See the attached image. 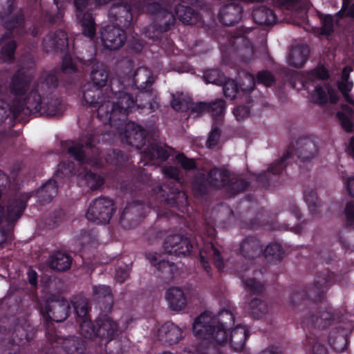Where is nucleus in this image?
<instances>
[{
	"instance_id": "nucleus-1",
	"label": "nucleus",
	"mask_w": 354,
	"mask_h": 354,
	"mask_svg": "<svg viewBox=\"0 0 354 354\" xmlns=\"http://www.w3.org/2000/svg\"><path fill=\"white\" fill-rule=\"evenodd\" d=\"M29 194L16 193L14 195L4 194L0 196V201L4 205L1 211L3 220L7 223L3 227L10 231L13 229L17 221L22 216L26 207V202L30 198Z\"/></svg>"
},
{
	"instance_id": "nucleus-2",
	"label": "nucleus",
	"mask_w": 354,
	"mask_h": 354,
	"mask_svg": "<svg viewBox=\"0 0 354 354\" xmlns=\"http://www.w3.org/2000/svg\"><path fill=\"white\" fill-rule=\"evenodd\" d=\"M67 152L79 162L98 164L97 157L100 156V151L93 144L92 135H90L86 140L72 142L71 145L67 147Z\"/></svg>"
},
{
	"instance_id": "nucleus-3",
	"label": "nucleus",
	"mask_w": 354,
	"mask_h": 354,
	"mask_svg": "<svg viewBox=\"0 0 354 354\" xmlns=\"http://www.w3.org/2000/svg\"><path fill=\"white\" fill-rule=\"evenodd\" d=\"M115 210L113 201L107 197L101 196L93 200L90 204L86 216L97 223H108Z\"/></svg>"
},
{
	"instance_id": "nucleus-4",
	"label": "nucleus",
	"mask_w": 354,
	"mask_h": 354,
	"mask_svg": "<svg viewBox=\"0 0 354 354\" xmlns=\"http://www.w3.org/2000/svg\"><path fill=\"white\" fill-rule=\"evenodd\" d=\"M98 118L104 122H109L112 127H115L118 130H123V128L127 124L126 122L128 113L118 109L113 102L107 100L98 106L97 109Z\"/></svg>"
},
{
	"instance_id": "nucleus-5",
	"label": "nucleus",
	"mask_w": 354,
	"mask_h": 354,
	"mask_svg": "<svg viewBox=\"0 0 354 354\" xmlns=\"http://www.w3.org/2000/svg\"><path fill=\"white\" fill-rule=\"evenodd\" d=\"M176 19L172 12L158 14L153 21L144 28L143 32L149 39L156 41L162 37L165 32L174 26Z\"/></svg>"
},
{
	"instance_id": "nucleus-6",
	"label": "nucleus",
	"mask_w": 354,
	"mask_h": 354,
	"mask_svg": "<svg viewBox=\"0 0 354 354\" xmlns=\"http://www.w3.org/2000/svg\"><path fill=\"white\" fill-rule=\"evenodd\" d=\"M108 18L111 25L123 28L129 27L133 19L131 4L127 1L113 4L109 10Z\"/></svg>"
},
{
	"instance_id": "nucleus-7",
	"label": "nucleus",
	"mask_w": 354,
	"mask_h": 354,
	"mask_svg": "<svg viewBox=\"0 0 354 354\" xmlns=\"http://www.w3.org/2000/svg\"><path fill=\"white\" fill-rule=\"evenodd\" d=\"M196 324L202 323L198 330L206 333L211 326H219L227 328L234 324V318L232 313L227 310H222L217 316H212L209 313H203L196 318Z\"/></svg>"
},
{
	"instance_id": "nucleus-8",
	"label": "nucleus",
	"mask_w": 354,
	"mask_h": 354,
	"mask_svg": "<svg viewBox=\"0 0 354 354\" xmlns=\"http://www.w3.org/2000/svg\"><path fill=\"white\" fill-rule=\"evenodd\" d=\"M146 207L142 203L134 201L124 209L120 218V225L124 229H131L139 225L145 218Z\"/></svg>"
},
{
	"instance_id": "nucleus-9",
	"label": "nucleus",
	"mask_w": 354,
	"mask_h": 354,
	"mask_svg": "<svg viewBox=\"0 0 354 354\" xmlns=\"http://www.w3.org/2000/svg\"><path fill=\"white\" fill-rule=\"evenodd\" d=\"M342 317V314L339 311L330 307H324L310 315V322L313 328L324 330L339 322Z\"/></svg>"
},
{
	"instance_id": "nucleus-10",
	"label": "nucleus",
	"mask_w": 354,
	"mask_h": 354,
	"mask_svg": "<svg viewBox=\"0 0 354 354\" xmlns=\"http://www.w3.org/2000/svg\"><path fill=\"white\" fill-rule=\"evenodd\" d=\"M46 311L48 317L51 320L61 322L68 317L70 311V304L61 295H53L47 299Z\"/></svg>"
},
{
	"instance_id": "nucleus-11",
	"label": "nucleus",
	"mask_w": 354,
	"mask_h": 354,
	"mask_svg": "<svg viewBox=\"0 0 354 354\" xmlns=\"http://www.w3.org/2000/svg\"><path fill=\"white\" fill-rule=\"evenodd\" d=\"M162 248L167 254L184 257L190 254L193 246L189 239L180 234H172L165 238Z\"/></svg>"
},
{
	"instance_id": "nucleus-12",
	"label": "nucleus",
	"mask_w": 354,
	"mask_h": 354,
	"mask_svg": "<svg viewBox=\"0 0 354 354\" xmlns=\"http://www.w3.org/2000/svg\"><path fill=\"white\" fill-rule=\"evenodd\" d=\"M101 39L105 48L118 50L123 46L127 40L124 28L109 24L101 30Z\"/></svg>"
},
{
	"instance_id": "nucleus-13",
	"label": "nucleus",
	"mask_w": 354,
	"mask_h": 354,
	"mask_svg": "<svg viewBox=\"0 0 354 354\" xmlns=\"http://www.w3.org/2000/svg\"><path fill=\"white\" fill-rule=\"evenodd\" d=\"M246 30H239L229 39L232 50L243 62H248L254 57V48L248 38L245 35Z\"/></svg>"
},
{
	"instance_id": "nucleus-14",
	"label": "nucleus",
	"mask_w": 354,
	"mask_h": 354,
	"mask_svg": "<svg viewBox=\"0 0 354 354\" xmlns=\"http://www.w3.org/2000/svg\"><path fill=\"white\" fill-rule=\"evenodd\" d=\"M153 192L160 198V202L164 201L171 207L183 206L187 203L186 194L177 187H170L169 185L164 187L157 186L153 189Z\"/></svg>"
},
{
	"instance_id": "nucleus-15",
	"label": "nucleus",
	"mask_w": 354,
	"mask_h": 354,
	"mask_svg": "<svg viewBox=\"0 0 354 354\" xmlns=\"http://www.w3.org/2000/svg\"><path fill=\"white\" fill-rule=\"evenodd\" d=\"M97 337L102 340H112L119 332L118 323L106 314L100 315L95 321Z\"/></svg>"
},
{
	"instance_id": "nucleus-16",
	"label": "nucleus",
	"mask_w": 354,
	"mask_h": 354,
	"mask_svg": "<svg viewBox=\"0 0 354 354\" xmlns=\"http://www.w3.org/2000/svg\"><path fill=\"white\" fill-rule=\"evenodd\" d=\"M123 136L127 144L136 149H141L145 145L147 131L140 126L129 122L123 128Z\"/></svg>"
},
{
	"instance_id": "nucleus-17",
	"label": "nucleus",
	"mask_w": 354,
	"mask_h": 354,
	"mask_svg": "<svg viewBox=\"0 0 354 354\" xmlns=\"http://www.w3.org/2000/svg\"><path fill=\"white\" fill-rule=\"evenodd\" d=\"M292 152L288 150L281 158V160L270 165L268 170L262 174L257 175V181L262 187L266 188L269 186L272 175L281 173L286 167V161L290 158Z\"/></svg>"
},
{
	"instance_id": "nucleus-18",
	"label": "nucleus",
	"mask_w": 354,
	"mask_h": 354,
	"mask_svg": "<svg viewBox=\"0 0 354 354\" xmlns=\"http://www.w3.org/2000/svg\"><path fill=\"white\" fill-rule=\"evenodd\" d=\"M43 44L46 52L64 50L68 44L67 34L64 30H58L47 35L44 39Z\"/></svg>"
},
{
	"instance_id": "nucleus-19",
	"label": "nucleus",
	"mask_w": 354,
	"mask_h": 354,
	"mask_svg": "<svg viewBox=\"0 0 354 354\" xmlns=\"http://www.w3.org/2000/svg\"><path fill=\"white\" fill-rule=\"evenodd\" d=\"M85 65L89 68L91 79L93 82V85L99 88L104 86L108 80L106 67L95 59L86 61Z\"/></svg>"
},
{
	"instance_id": "nucleus-20",
	"label": "nucleus",
	"mask_w": 354,
	"mask_h": 354,
	"mask_svg": "<svg viewBox=\"0 0 354 354\" xmlns=\"http://www.w3.org/2000/svg\"><path fill=\"white\" fill-rule=\"evenodd\" d=\"M263 245L260 240L254 236H248L240 244V252L246 259H254L261 256Z\"/></svg>"
},
{
	"instance_id": "nucleus-21",
	"label": "nucleus",
	"mask_w": 354,
	"mask_h": 354,
	"mask_svg": "<svg viewBox=\"0 0 354 354\" xmlns=\"http://www.w3.org/2000/svg\"><path fill=\"white\" fill-rule=\"evenodd\" d=\"M201 324L202 323L199 322L196 324V320H194L193 323V330L196 335L205 339H213L220 345L227 342V328L219 326H211L209 327L210 330H207L206 333L201 332L198 330V328H200L201 326H203V324Z\"/></svg>"
},
{
	"instance_id": "nucleus-22",
	"label": "nucleus",
	"mask_w": 354,
	"mask_h": 354,
	"mask_svg": "<svg viewBox=\"0 0 354 354\" xmlns=\"http://www.w3.org/2000/svg\"><path fill=\"white\" fill-rule=\"evenodd\" d=\"M243 8L239 3H229L223 6L219 12V19L225 26H233L242 17Z\"/></svg>"
},
{
	"instance_id": "nucleus-23",
	"label": "nucleus",
	"mask_w": 354,
	"mask_h": 354,
	"mask_svg": "<svg viewBox=\"0 0 354 354\" xmlns=\"http://www.w3.org/2000/svg\"><path fill=\"white\" fill-rule=\"evenodd\" d=\"M311 98L313 103L320 105L326 104L328 100L331 104H336L339 100L336 91L329 84H324V86L317 85Z\"/></svg>"
},
{
	"instance_id": "nucleus-24",
	"label": "nucleus",
	"mask_w": 354,
	"mask_h": 354,
	"mask_svg": "<svg viewBox=\"0 0 354 354\" xmlns=\"http://www.w3.org/2000/svg\"><path fill=\"white\" fill-rule=\"evenodd\" d=\"M55 341L62 345L63 350L68 354H82L86 348L82 339L75 335L57 336Z\"/></svg>"
},
{
	"instance_id": "nucleus-25",
	"label": "nucleus",
	"mask_w": 354,
	"mask_h": 354,
	"mask_svg": "<svg viewBox=\"0 0 354 354\" xmlns=\"http://www.w3.org/2000/svg\"><path fill=\"white\" fill-rule=\"evenodd\" d=\"M182 331L172 323H166L158 330V337L160 341L168 344H176L181 338Z\"/></svg>"
},
{
	"instance_id": "nucleus-26",
	"label": "nucleus",
	"mask_w": 354,
	"mask_h": 354,
	"mask_svg": "<svg viewBox=\"0 0 354 354\" xmlns=\"http://www.w3.org/2000/svg\"><path fill=\"white\" fill-rule=\"evenodd\" d=\"M310 55V49L306 45H297L290 48L288 55V64L295 68H301Z\"/></svg>"
},
{
	"instance_id": "nucleus-27",
	"label": "nucleus",
	"mask_w": 354,
	"mask_h": 354,
	"mask_svg": "<svg viewBox=\"0 0 354 354\" xmlns=\"http://www.w3.org/2000/svg\"><path fill=\"white\" fill-rule=\"evenodd\" d=\"M209 257H211L214 265L218 270L223 268V261L220 252L213 245H207L206 248L200 252V261L204 269L209 273L210 266L208 262Z\"/></svg>"
},
{
	"instance_id": "nucleus-28",
	"label": "nucleus",
	"mask_w": 354,
	"mask_h": 354,
	"mask_svg": "<svg viewBox=\"0 0 354 354\" xmlns=\"http://www.w3.org/2000/svg\"><path fill=\"white\" fill-rule=\"evenodd\" d=\"M43 102L40 94L37 91H30L24 98L21 104V111L27 114L39 113L42 111Z\"/></svg>"
},
{
	"instance_id": "nucleus-29",
	"label": "nucleus",
	"mask_w": 354,
	"mask_h": 354,
	"mask_svg": "<svg viewBox=\"0 0 354 354\" xmlns=\"http://www.w3.org/2000/svg\"><path fill=\"white\" fill-rule=\"evenodd\" d=\"M153 81L151 71L146 67H140L133 73V86L141 91L150 87Z\"/></svg>"
},
{
	"instance_id": "nucleus-30",
	"label": "nucleus",
	"mask_w": 354,
	"mask_h": 354,
	"mask_svg": "<svg viewBox=\"0 0 354 354\" xmlns=\"http://www.w3.org/2000/svg\"><path fill=\"white\" fill-rule=\"evenodd\" d=\"M24 23V16L21 11L17 12L12 19L5 20L3 26L8 30L0 38V44L14 35L12 30H16L15 34L21 35Z\"/></svg>"
},
{
	"instance_id": "nucleus-31",
	"label": "nucleus",
	"mask_w": 354,
	"mask_h": 354,
	"mask_svg": "<svg viewBox=\"0 0 354 354\" xmlns=\"http://www.w3.org/2000/svg\"><path fill=\"white\" fill-rule=\"evenodd\" d=\"M32 77L22 71H19L12 77L10 84V92L16 95H23L29 88Z\"/></svg>"
},
{
	"instance_id": "nucleus-32",
	"label": "nucleus",
	"mask_w": 354,
	"mask_h": 354,
	"mask_svg": "<svg viewBox=\"0 0 354 354\" xmlns=\"http://www.w3.org/2000/svg\"><path fill=\"white\" fill-rule=\"evenodd\" d=\"M295 151L299 159L306 161L314 157L316 147L313 141L308 138H301L296 142Z\"/></svg>"
},
{
	"instance_id": "nucleus-33",
	"label": "nucleus",
	"mask_w": 354,
	"mask_h": 354,
	"mask_svg": "<svg viewBox=\"0 0 354 354\" xmlns=\"http://www.w3.org/2000/svg\"><path fill=\"white\" fill-rule=\"evenodd\" d=\"M166 299L173 310H181L185 308L187 304V299L184 292L178 287L169 288L166 292Z\"/></svg>"
},
{
	"instance_id": "nucleus-34",
	"label": "nucleus",
	"mask_w": 354,
	"mask_h": 354,
	"mask_svg": "<svg viewBox=\"0 0 354 354\" xmlns=\"http://www.w3.org/2000/svg\"><path fill=\"white\" fill-rule=\"evenodd\" d=\"M28 342L29 339L25 329L21 327L16 328L6 345L8 351V354H17L19 353L20 347Z\"/></svg>"
},
{
	"instance_id": "nucleus-35",
	"label": "nucleus",
	"mask_w": 354,
	"mask_h": 354,
	"mask_svg": "<svg viewBox=\"0 0 354 354\" xmlns=\"http://www.w3.org/2000/svg\"><path fill=\"white\" fill-rule=\"evenodd\" d=\"M232 174L224 168L214 167L208 172L210 185L222 188L230 183Z\"/></svg>"
},
{
	"instance_id": "nucleus-36",
	"label": "nucleus",
	"mask_w": 354,
	"mask_h": 354,
	"mask_svg": "<svg viewBox=\"0 0 354 354\" xmlns=\"http://www.w3.org/2000/svg\"><path fill=\"white\" fill-rule=\"evenodd\" d=\"M83 98L87 104L97 109L100 105L107 102L102 95V90L92 84L85 86L83 91Z\"/></svg>"
},
{
	"instance_id": "nucleus-37",
	"label": "nucleus",
	"mask_w": 354,
	"mask_h": 354,
	"mask_svg": "<svg viewBox=\"0 0 354 354\" xmlns=\"http://www.w3.org/2000/svg\"><path fill=\"white\" fill-rule=\"evenodd\" d=\"M254 21L265 27H271L276 22V15L272 10L265 7H259L252 12Z\"/></svg>"
},
{
	"instance_id": "nucleus-38",
	"label": "nucleus",
	"mask_w": 354,
	"mask_h": 354,
	"mask_svg": "<svg viewBox=\"0 0 354 354\" xmlns=\"http://www.w3.org/2000/svg\"><path fill=\"white\" fill-rule=\"evenodd\" d=\"M57 185L55 180L50 179L36 192L38 202L41 204L50 203L57 194Z\"/></svg>"
},
{
	"instance_id": "nucleus-39",
	"label": "nucleus",
	"mask_w": 354,
	"mask_h": 354,
	"mask_svg": "<svg viewBox=\"0 0 354 354\" xmlns=\"http://www.w3.org/2000/svg\"><path fill=\"white\" fill-rule=\"evenodd\" d=\"M76 18L83 28V34L92 38L95 35V23L93 15L89 11L76 12Z\"/></svg>"
},
{
	"instance_id": "nucleus-40",
	"label": "nucleus",
	"mask_w": 354,
	"mask_h": 354,
	"mask_svg": "<svg viewBox=\"0 0 354 354\" xmlns=\"http://www.w3.org/2000/svg\"><path fill=\"white\" fill-rule=\"evenodd\" d=\"M175 10L178 19L185 25L196 24L199 20L198 12L191 7L178 4Z\"/></svg>"
},
{
	"instance_id": "nucleus-41",
	"label": "nucleus",
	"mask_w": 354,
	"mask_h": 354,
	"mask_svg": "<svg viewBox=\"0 0 354 354\" xmlns=\"http://www.w3.org/2000/svg\"><path fill=\"white\" fill-rule=\"evenodd\" d=\"M348 330L337 328L330 332L328 341L331 346L337 351L341 352L347 346Z\"/></svg>"
},
{
	"instance_id": "nucleus-42",
	"label": "nucleus",
	"mask_w": 354,
	"mask_h": 354,
	"mask_svg": "<svg viewBox=\"0 0 354 354\" xmlns=\"http://www.w3.org/2000/svg\"><path fill=\"white\" fill-rule=\"evenodd\" d=\"M72 258L67 254L57 252L50 257V267L58 272H64L71 268Z\"/></svg>"
},
{
	"instance_id": "nucleus-43",
	"label": "nucleus",
	"mask_w": 354,
	"mask_h": 354,
	"mask_svg": "<svg viewBox=\"0 0 354 354\" xmlns=\"http://www.w3.org/2000/svg\"><path fill=\"white\" fill-rule=\"evenodd\" d=\"M250 313L254 319H261L266 315H268L271 310V307L268 303L261 299H252L249 304Z\"/></svg>"
},
{
	"instance_id": "nucleus-44",
	"label": "nucleus",
	"mask_w": 354,
	"mask_h": 354,
	"mask_svg": "<svg viewBox=\"0 0 354 354\" xmlns=\"http://www.w3.org/2000/svg\"><path fill=\"white\" fill-rule=\"evenodd\" d=\"M248 331L244 326H237L234 328L230 336L229 342L231 346L235 351H241L243 348Z\"/></svg>"
},
{
	"instance_id": "nucleus-45",
	"label": "nucleus",
	"mask_w": 354,
	"mask_h": 354,
	"mask_svg": "<svg viewBox=\"0 0 354 354\" xmlns=\"http://www.w3.org/2000/svg\"><path fill=\"white\" fill-rule=\"evenodd\" d=\"M157 268L160 272L159 277L165 283H169L173 281L177 271V267L174 263L165 260L160 261L157 263Z\"/></svg>"
},
{
	"instance_id": "nucleus-46",
	"label": "nucleus",
	"mask_w": 354,
	"mask_h": 354,
	"mask_svg": "<svg viewBox=\"0 0 354 354\" xmlns=\"http://www.w3.org/2000/svg\"><path fill=\"white\" fill-rule=\"evenodd\" d=\"M192 190L196 197H203L207 194L208 184L205 178V175L201 172H197L192 180Z\"/></svg>"
},
{
	"instance_id": "nucleus-47",
	"label": "nucleus",
	"mask_w": 354,
	"mask_h": 354,
	"mask_svg": "<svg viewBox=\"0 0 354 354\" xmlns=\"http://www.w3.org/2000/svg\"><path fill=\"white\" fill-rule=\"evenodd\" d=\"M352 71V68L348 66H346L342 73L341 80L337 82V87L340 92L342 93L343 96L346 99V100L351 104H354V100H353L348 92L351 90L353 87V83L348 81L349 73Z\"/></svg>"
},
{
	"instance_id": "nucleus-48",
	"label": "nucleus",
	"mask_w": 354,
	"mask_h": 354,
	"mask_svg": "<svg viewBox=\"0 0 354 354\" xmlns=\"http://www.w3.org/2000/svg\"><path fill=\"white\" fill-rule=\"evenodd\" d=\"M171 148L168 146H162L160 144H151L145 149V152L151 159H160L165 161L169 156V151Z\"/></svg>"
},
{
	"instance_id": "nucleus-49",
	"label": "nucleus",
	"mask_w": 354,
	"mask_h": 354,
	"mask_svg": "<svg viewBox=\"0 0 354 354\" xmlns=\"http://www.w3.org/2000/svg\"><path fill=\"white\" fill-rule=\"evenodd\" d=\"M61 111V101L56 96L47 97L44 100L41 115L53 116Z\"/></svg>"
},
{
	"instance_id": "nucleus-50",
	"label": "nucleus",
	"mask_w": 354,
	"mask_h": 354,
	"mask_svg": "<svg viewBox=\"0 0 354 354\" xmlns=\"http://www.w3.org/2000/svg\"><path fill=\"white\" fill-rule=\"evenodd\" d=\"M265 257L269 261H280L284 257V251L277 243H270L264 250Z\"/></svg>"
},
{
	"instance_id": "nucleus-51",
	"label": "nucleus",
	"mask_w": 354,
	"mask_h": 354,
	"mask_svg": "<svg viewBox=\"0 0 354 354\" xmlns=\"http://www.w3.org/2000/svg\"><path fill=\"white\" fill-rule=\"evenodd\" d=\"M139 3L143 11L148 14L154 15V18H156L158 14L162 12H169L164 8L162 5L158 1H154L153 0H140Z\"/></svg>"
},
{
	"instance_id": "nucleus-52",
	"label": "nucleus",
	"mask_w": 354,
	"mask_h": 354,
	"mask_svg": "<svg viewBox=\"0 0 354 354\" xmlns=\"http://www.w3.org/2000/svg\"><path fill=\"white\" fill-rule=\"evenodd\" d=\"M335 281V275L331 272H319L317 274L314 283L325 294L328 288Z\"/></svg>"
},
{
	"instance_id": "nucleus-53",
	"label": "nucleus",
	"mask_w": 354,
	"mask_h": 354,
	"mask_svg": "<svg viewBox=\"0 0 354 354\" xmlns=\"http://www.w3.org/2000/svg\"><path fill=\"white\" fill-rule=\"evenodd\" d=\"M80 330L81 334L88 339L97 337V326L88 318L82 319L80 322Z\"/></svg>"
},
{
	"instance_id": "nucleus-54",
	"label": "nucleus",
	"mask_w": 354,
	"mask_h": 354,
	"mask_svg": "<svg viewBox=\"0 0 354 354\" xmlns=\"http://www.w3.org/2000/svg\"><path fill=\"white\" fill-rule=\"evenodd\" d=\"M16 47L17 44L15 41L10 40L6 42L0 50V61L7 63L13 62Z\"/></svg>"
},
{
	"instance_id": "nucleus-55",
	"label": "nucleus",
	"mask_w": 354,
	"mask_h": 354,
	"mask_svg": "<svg viewBox=\"0 0 354 354\" xmlns=\"http://www.w3.org/2000/svg\"><path fill=\"white\" fill-rule=\"evenodd\" d=\"M76 314L81 319L86 317L88 313V301L86 298L82 296L75 297L71 301Z\"/></svg>"
},
{
	"instance_id": "nucleus-56",
	"label": "nucleus",
	"mask_w": 354,
	"mask_h": 354,
	"mask_svg": "<svg viewBox=\"0 0 354 354\" xmlns=\"http://www.w3.org/2000/svg\"><path fill=\"white\" fill-rule=\"evenodd\" d=\"M134 102L132 95L124 92L119 93L117 101L113 102L118 109L122 110L127 113H129V109L133 106Z\"/></svg>"
},
{
	"instance_id": "nucleus-57",
	"label": "nucleus",
	"mask_w": 354,
	"mask_h": 354,
	"mask_svg": "<svg viewBox=\"0 0 354 354\" xmlns=\"http://www.w3.org/2000/svg\"><path fill=\"white\" fill-rule=\"evenodd\" d=\"M306 289L303 288H296L289 299V304L295 308L303 305L307 301Z\"/></svg>"
},
{
	"instance_id": "nucleus-58",
	"label": "nucleus",
	"mask_w": 354,
	"mask_h": 354,
	"mask_svg": "<svg viewBox=\"0 0 354 354\" xmlns=\"http://www.w3.org/2000/svg\"><path fill=\"white\" fill-rule=\"evenodd\" d=\"M203 79L207 83L216 85H222L225 82L224 75L216 69L206 70L203 74Z\"/></svg>"
},
{
	"instance_id": "nucleus-59",
	"label": "nucleus",
	"mask_w": 354,
	"mask_h": 354,
	"mask_svg": "<svg viewBox=\"0 0 354 354\" xmlns=\"http://www.w3.org/2000/svg\"><path fill=\"white\" fill-rule=\"evenodd\" d=\"M82 176L85 179L88 187L92 190H96L103 184V179L98 175L91 172L85 171L82 172Z\"/></svg>"
},
{
	"instance_id": "nucleus-60",
	"label": "nucleus",
	"mask_w": 354,
	"mask_h": 354,
	"mask_svg": "<svg viewBox=\"0 0 354 354\" xmlns=\"http://www.w3.org/2000/svg\"><path fill=\"white\" fill-rule=\"evenodd\" d=\"M306 291V297L308 300H310L315 302H320L322 301L325 297L326 294L324 292L323 290H320L317 286L313 283V286H308L307 288H304Z\"/></svg>"
},
{
	"instance_id": "nucleus-61",
	"label": "nucleus",
	"mask_w": 354,
	"mask_h": 354,
	"mask_svg": "<svg viewBox=\"0 0 354 354\" xmlns=\"http://www.w3.org/2000/svg\"><path fill=\"white\" fill-rule=\"evenodd\" d=\"M245 288L251 294L259 295L263 292L264 286L259 281L254 278H248L243 280Z\"/></svg>"
},
{
	"instance_id": "nucleus-62",
	"label": "nucleus",
	"mask_w": 354,
	"mask_h": 354,
	"mask_svg": "<svg viewBox=\"0 0 354 354\" xmlns=\"http://www.w3.org/2000/svg\"><path fill=\"white\" fill-rule=\"evenodd\" d=\"M58 86V77L55 72H50L46 74L41 82V89L50 90L57 88Z\"/></svg>"
},
{
	"instance_id": "nucleus-63",
	"label": "nucleus",
	"mask_w": 354,
	"mask_h": 354,
	"mask_svg": "<svg viewBox=\"0 0 354 354\" xmlns=\"http://www.w3.org/2000/svg\"><path fill=\"white\" fill-rule=\"evenodd\" d=\"M93 294L96 302L104 299L108 297H113L109 286L104 285L95 286L93 288Z\"/></svg>"
},
{
	"instance_id": "nucleus-64",
	"label": "nucleus",
	"mask_w": 354,
	"mask_h": 354,
	"mask_svg": "<svg viewBox=\"0 0 354 354\" xmlns=\"http://www.w3.org/2000/svg\"><path fill=\"white\" fill-rule=\"evenodd\" d=\"M223 85V93L226 97L233 100L238 92L239 86L237 83L233 80H225Z\"/></svg>"
}]
</instances>
